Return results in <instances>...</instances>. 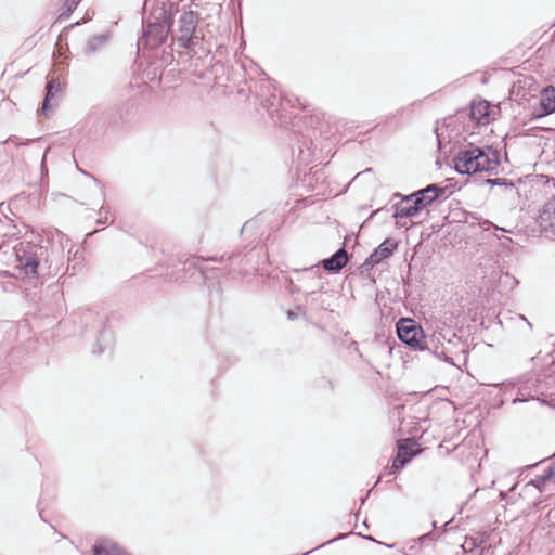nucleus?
<instances>
[{
  "mask_svg": "<svg viewBox=\"0 0 555 555\" xmlns=\"http://www.w3.org/2000/svg\"><path fill=\"white\" fill-rule=\"evenodd\" d=\"M143 10L142 36L138 39V47L155 49L171 34L179 47L188 49L191 75L204 80L208 70V49L205 48L202 28H197L198 13L194 10L181 12L177 29H173V15L179 12L173 0H145Z\"/></svg>",
  "mask_w": 555,
  "mask_h": 555,
  "instance_id": "1",
  "label": "nucleus"
},
{
  "mask_svg": "<svg viewBox=\"0 0 555 555\" xmlns=\"http://www.w3.org/2000/svg\"><path fill=\"white\" fill-rule=\"evenodd\" d=\"M64 241L69 242L68 237L62 234L57 244L28 245L18 249L16 251L17 268L33 279L56 275L64 264Z\"/></svg>",
  "mask_w": 555,
  "mask_h": 555,
  "instance_id": "2",
  "label": "nucleus"
},
{
  "mask_svg": "<svg viewBox=\"0 0 555 555\" xmlns=\"http://www.w3.org/2000/svg\"><path fill=\"white\" fill-rule=\"evenodd\" d=\"M74 322L79 324L80 334L86 338H94L95 344L92 352L103 353L114 343V334L108 327V315L106 312L95 309H81L73 314Z\"/></svg>",
  "mask_w": 555,
  "mask_h": 555,
  "instance_id": "3",
  "label": "nucleus"
},
{
  "mask_svg": "<svg viewBox=\"0 0 555 555\" xmlns=\"http://www.w3.org/2000/svg\"><path fill=\"white\" fill-rule=\"evenodd\" d=\"M258 257L259 250L257 249H250L244 255H231L227 259L223 256L220 258L210 256V262H219L221 264V267L210 266V282L216 280L218 292H221V284L230 278H234V273L245 276L257 271L256 259Z\"/></svg>",
  "mask_w": 555,
  "mask_h": 555,
  "instance_id": "4",
  "label": "nucleus"
},
{
  "mask_svg": "<svg viewBox=\"0 0 555 555\" xmlns=\"http://www.w3.org/2000/svg\"><path fill=\"white\" fill-rule=\"evenodd\" d=\"M454 169L460 175L476 172H493L499 166V156L495 150L486 146H470L461 150L453 158Z\"/></svg>",
  "mask_w": 555,
  "mask_h": 555,
  "instance_id": "5",
  "label": "nucleus"
},
{
  "mask_svg": "<svg viewBox=\"0 0 555 555\" xmlns=\"http://www.w3.org/2000/svg\"><path fill=\"white\" fill-rule=\"evenodd\" d=\"M248 92L253 94L255 101L258 102L263 108L270 111L278 107L282 102H287L291 106L306 107V104L299 98L294 99L288 96H278L276 86L269 77H261L248 87Z\"/></svg>",
  "mask_w": 555,
  "mask_h": 555,
  "instance_id": "6",
  "label": "nucleus"
},
{
  "mask_svg": "<svg viewBox=\"0 0 555 555\" xmlns=\"http://www.w3.org/2000/svg\"><path fill=\"white\" fill-rule=\"evenodd\" d=\"M323 274L318 264L294 269L288 279L291 294H307L314 289H324Z\"/></svg>",
  "mask_w": 555,
  "mask_h": 555,
  "instance_id": "7",
  "label": "nucleus"
},
{
  "mask_svg": "<svg viewBox=\"0 0 555 555\" xmlns=\"http://www.w3.org/2000/svg\"><path fill=\"white\" fill-rule=\"evenodd\" d=\"M434 354L443 361L455 365L453 354L463 350V343L452 328L435 331L428 341Z\"/></svg>",
  "mask_w": 555,
  "mask_h": 555,
  "instance_id": "8",
  "label": "nucleus"
},
{
  "mask_svg": "<svg viewBox=\"0 0 555 555\" xmlns=\"http://www.w3.org/2000/svg\"><path fill=\"white\" fill-rule=\"evenodd\" d=\"M207 261L208 259L198 256H192L185 259L181 264L182 274L171 276L175 282L189 283L192 285L204 286L207 281Z\"/></svg>",
  "mask_w": 555,
  "mask_h": 555,
  "instance_id": "9",
  "label": "nucleus"
},
{
  "mask_svg": "<svg viewBox=\"0 0 555 555\" xmlns=\"http://www.w3.org/2000/svg\"><path fill=\"white\" fill-rule=\"evenodd\" d=\"M398 338L414 350L430 348L424 331L411 319H401L397 323Z\"/></svg>",
  "mask_w": 555,
  "mask_h": 555,
  "instance_id": "10",
  "label": "nucleus"
},
{
  "mask_svg": "<svg viewBox=\"0 0 555 555\" xmlns=\"http://www.w3.org/2000/svg\"><path fill=\"white\" fill-rule=\"evenodd\" d=\"M415 444L414 439H405L399 442L397 455L393 459L389 474H396L401 470L414 456H416L418 451L413 449Z\"/></svg>",
  "mask_w": 555,
  "mask_h": 555,
  "instance_id": "11",
  "label": "nucleus"
},
{
  "mask_svg": "<svg viewBox=\"0 0 555 555\" xmlns=\"http://www.w3.org/2000/svg\"><path fill=\"white\" fill-rule=\"evenodd\" d=\"M416 195L410 194L405 196L400 203L393 206V217L399 224V220L402 218H411L416 216L422 209V202L415 198Z\"/></svg>",
  "mask_w": 555,
  "mask_h": 555,
  "instance_id": "12",
  "label": "nucleus"
},
{
  "mask_svg": "<svg viewBox=\"0 0 555 555\" xmlns=\"http://www.w3.org/2000/svg\"><path fill=\"white\" fill-rule=\"evenodd\" d=\"M544 389L539 378L529 377L521 382L518 388V396L513 400V403L525 402L528 400H538L539 395H543Z\"/></svg>",
  "mask_w": 555,
  "mask_h": 555,
  "instance_id": "13",
  "label": "nucleus"
},
{
  "mask_svg": "<svg viewBox=\"0 0 555 555\" xmlns=\"http://www.w3.org/2000/svg\"><path fill=\"white\" fill-rule=\"evenodd\" d=\"M398 241L395 238H386L378 247L365 260L364 266L374 267L380 263L383 260L388 259L392 256L393 251L398 248Z\"/></svg>",
  "mask_w": 555,
  "mask_h": 555,
  "instance_id": "14",
  "label": "nucleus"
},
{
  "mask_svg": "<svg viewBox=\"0 0 555 555\" xmlns=\"http://www.w3.org/2000/svg\"><path fill=\"white\" fill-rule=\"evenodd\" d=\"M325 289H314L304 295V304L296 306V309L306 315L308 310L320 311L326 309V302L323 297Z\"/></svg>",
  "mask_w": 555,
  "mask_h": 555,
  "instance_id": "15",
  "label": "nucleus"
},
{
  "mask_svg": "<svg viewBox=\"0 0 555 555\" xmlns=\"http://www.w3.org/2000/svg\"><path fill=\"white\" fill-rule=\"evenodd\" d=\"M446 192V188L430 184L415 193H413L418 202H422V207L425 208L430 205L434 201L442 196Z\"/></svg>",
  "mask_w": 555,
  "mask_h": 555,
  "instance_id": "16",
  "label": "nucleus"
},
{
  "mask_svg": "<svg viewBox=\"0 0 555 555\" xmlns=\"http://www.w3.org/2000/svg\"><path fill=\"white\" fill-rule=\"evenodd\" d=\"M555 112V89H544L540 99L539 108L534 114L537 117L547 116Z\"/></svg>",
  "mask_w": 555,
  "mask_h": 555,
  "instance_id": "17",
  "label": "nucleus"
},
{
  "mask_svg": "<svg viewBox=\"0 0 555 555\" xmlns=\"http://www.w3.org/2000/svg\"><path fill=\"white\" fill-rule=\"evenodd\" d=\"M347 251L344 248H339L330 258L322 261V267L325 271L338 272L347 264Z\"/></svg>",
  "mask_w": 555,
  "mask_h": 555,
  "instance_id": "18",
  "label": "nucleus"
},
{
  "mask_svg": "<svg viewBox=\"0 0 555 555\" xmlns=\"http://www.w3.org/2000/svg\"><path fill=\"white\" fill-rule=\"evenodd\" d=\"M93 555H128L112 540L99 539L92 546Z\"/></svg>",
  "mask_w": 555,
  "mask_h": 555,
  "instance_id": "19",
  "label": "nucleus"
},
{
  "mask_svg": "<svg viewBox=\"0 0 555 555\" xmlns=\"http://www.w3.org/2000/svg\"><path fill=\"white\" fill-rule=\"evenodd\" d=\"M538 222L544 231L554 228L555 224V196L546 202L539 215Z\"/></svg>",
  "mask_w": 555,
  "mask_h": 555,
  "instance_id": "20",
  "label": "nucleus"
},
{
  "mask_svg": "<svg viewBox=\"0 0 555 555\" xmlns=\"http://www.w3.org/2000/svg\"><path fill=\"white\" fill-rule=\"evenodd\" d=\"M490 104L487 101H474L470 105V118L479 124L489 120Z\"/></svg>",
  "mask_w": 555,
  "mask_h": 555,
  "instance_id": "21",
  "label": "nucleus"
},
{
  "mask_svg": "<svg viewBox=\"0 0 555 555\" xmlns=\"http://www.w3.org/2000/svg\"><path fill=\"white\" fill-rule=\"evenodd\" d=\"M61 92L60 83L55 79H50L47 81L46 91L43 96V102L41 106V114L47 115L48 112L52 108L51 100Z\"/></svg>",
  "mask_w": 555,
  "mask_h": 555,
  "instance_id": "22",
  "label": "nucleus"
},
{
  "mask_svg": "<svg viewBox=\"0 0 555 555\" xmlns=\"http://www.w3.org/2000/svg\"><path fill=\"white\" fill-rule=\"evenodd\" d=\"M107 41V36L98 35L91 37L85 44L82 52L85 55H91L102 48Z\"/></svg>",
  "mask_w": 555,
  "mask_h": 555,
  "instance_id": "23",
  "label": "nucleus"
},
{
  "mask_svg": "<svg viewBox=\"0 0 555 555\" xmlns=\"http://www.w3.org/2000/svg\"><path fill=\"white\" fill-rule=\"evenodd\" d=\"M81 0H61L64 10L59 14L57 20H67L70 14L76 10L77 5Z\"/></svg>",
  "mask_w": 555,
  "mask_h": 555,
  "instance_id": "24",
  "label": "nucleus"
},
{
  "mask_svg": "<svg viewBox=\"0 0 555 555\" xmlns=\"http://www.w3.org/2000/svg\"><path fill=\"white\" fill-rule=\"evenodd\" d=\"M119 107H114L105 112V118L108 120L109 125L116 126L118 124L125 122V119L121 114H119Z\"/></svg>",
  "mask_w": 555,
  "mask_h": 555,
  "instance_id": "25",
  "label": "nucleus"
},
{
  "mask_svg": "<svg viewBox=\"0 0 555 555\" xmlns=\"http://www.w3.org/2000/svg\"><path fill=\"white\" fill-rule=\"evenodd\" d=\"M114 222V219L111 217L109 210L107 207L102 206L99 210V218L98 223L99 224H112Z\"/></svg>",
  "mask_w": 555,
  "mask_h": 555,
  "instance_id": "26",
  "label": "nucleus"
},
{
  "mask_svg": "<svg viewBox=\"0 0 555 555\" xmlns=\"http://www.w3.org/2000/svg\"><path fill=\"white\" fill-rule=\"evenodd\" d=\"M437 540V534L435 532H428V533H425L423 535H421L418 539H417V542L420 544H429V545H433L435 543V541Z\"/></svg>",
  "mask_w": 555,
  "mask_h": 555,
  "instance_id": "27",
  "label": "nucleus"
},
{
  "mask_svg": "<svg viewBox=\"0 0 555 555\" xmlns=\"http://www.w3.org/2000/svg\"><path fill=\"white\" fill-rule=\"evenodd\" d=\"M487 183L491 184V185H507L509 186L511 189L514 188V183L508 181L507 179L505 178H495V179H488L487 180Z\"/></svg>",
  "mask_w": 555,
  "mask_h": 555,
  "instance_id": "28",
  "label": "nucleus"
},
{
  "mask_svg": "<svg viewBox=\"0 0 555 555\" xmlns=\"http://www.w3.org/2000/svg\"><path fill=\"white\" fill-rule=\"evenodd\" d=\"M474 546H475V539H473V538L466 539L464 544L462 545V547L465 552L472 551Z\"/></svg>",
  "mask_w": 555,
  "mask_h": 555,
  "instance_id": "29",
  "label": "nucleus"
},
{
  "mask_svg": "<svg viewBox=\"0 0 555 555\" xmlns=\"http://www.w3.org/2000/svg\"><path fill=\"white\" fill-rule=\"evenodd\" d=\"M286 314H287V318H288L289 320H295V319H297V317H298L299 314H301V313H300L297 309H295V310H288V311L286 312Z\"/></svg>",
  "mask_w": 555,
  "mask_h": 555,
  "instance_id": "30",
  "label": "nucleus"
},
{
  "mask_svg": "<svg viewBox=\"0 0 555 555\" xmlns=\"http://www.w3.org/2000/svg\"><path fill=\"white\" fill-rule=\"evenodd\" d=\"M81 172L83 175L90 176L92 178V180L95 182L96 185H99L101 189L103 188V184L101 183V181L99 179H96L94 176L88 175L86 171H82V170H81Z\"/></svg>",
  "mask_w": 555,
  "mask_h": 555,
  "instance_id": "31",
  "label": "nucleus"
},
{
  "mask_svg": "<svg viewBox=\"0 0 555 555\" xmlns=\"http://www.w3.org/2000/svg\"><path fill=\"white\" fill-rule=\"evenodd\" d=\"M344 537H345L344 534H339V535H337L336 538H334V539H332V540H328L327 542H325V543L321 544L319 547H321V546H323V545H325V544L332 543L333 541L340 540V539H343Z\"/></svg>",
  "mask_w": 555,
  "mask_h": 555,
  "instance_id": "32",
  "label": "nucleus"
},
{
  "mask_svg": "<svg viewBox=\"0 0 555 555\" xmlns=\"http://www.w3.org/2000/svg\"><path fill=\"white\" fill-rule=\"evenodd\" d=\"M49 151V149L46 150L43 156H42V159H41V170H43L46 168V156H47V152Z\"/></svg>",
  "mask_w": 555,
  "mask_h": 555,
  "instance_id": "33",
  "label": "nucleus"
},
{
  "mask_svg": "<svg viewBox=\"0 0 555 555\" xmlns=\"http://www.w3.org/2000/svg\"><path fill=\"white\" fill-rule=\"evenodd\" d=\"M547 232H551V234L553 235V237L555 240V224H554V228H550Z\"/></svg>",
  "mask_w": 555,
  "mask_h": 555,
  "instance_id": "34",
  "label": "nucleus"
},
{
  "mask_svg": "<svg viewBox=\"0 0 555 555\" xmlns=\"http://www.w3.org/2000/svg\"><path fill=\"white\" fill-rule=\"evenodd\" d=\"M75 273H76V264H73V267H72V273H70V274H72V275H75Z\"/></svg>",
  "mask_w": 555,
  "mask_h": 555,
  "instance_id": "35",
  "label": "nucleus"
},
{
  "mask_svg": "<svg viewBox=\"0 0 555 555\" xmlns=\"http://www.w3.org/2000/svg\"><path fill=\"white\" fill-rule=\"evenodd\" d=\"M238 93L242 94V95H245V90L242 88L238 90Z\"/></svg>",
  "mask_w": 555,
  "mask_h": 555,
  "instance_id": "36",
  "label": "nucleus"
},
{
  "mask_svg": "<svg viewBox=\"0 0 555 555\" xmlns=\"http://www.w3.org/2000/svg\"><path fill=\"white\" fill-rule=\"evenodd\" d=\"M433 528L435 529L437 527V522L436 521H433L431 524Z\"/></svg>",
  "mask_w": 555,
  "mask_h": 555,
  "instance_id": "37",
  "label": "nucleus"
},
{
  "mask_svg": "<svg viewBox=\"0 0 555 555\" xmlns=\"http://www.w3.org/2000/svg\"><path fill=\"white\" fill-rule=\"evenodd\" d=\"M192 82H193V85H201V83H199V82H197L196 80H193Z\"/></svg>",
  "mask_w": 555,
  "mask_h": 555,
  "instance_id": "38",
  "label": "nucleus"
}]
</instances>
